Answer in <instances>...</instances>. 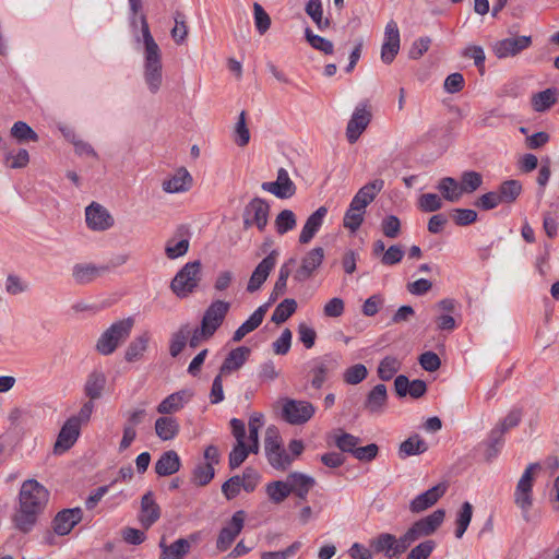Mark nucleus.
Returning <instances> with one entry per match:
<instances>
[{
	"mask_svg": "<svg viewBox=\"0 0 559 559\" xmlns=\"http://www.w3.org/2000/svg\"><path fill=\"white\" fill-rule=\"evenodd\" d=\"M485 445L484 456L487 462H491L498 456L503 445V436L500 430H491Z\"/></svg>",
	"mask_w": 559,
	"mask_h": 559,
	"instance_id": "nucleus-43",
	"label": "nucleus"
},
{
	"mask_svg": "<svg viewBox=\"0 0 559 559\" xmlns=\"http://www.w3.org/2000/svg\"><path fill=\"white\" fill-rule=\"evenodd\" d=\"M370 547L376 554H383L389 559H397L409 548L403 535L396 538L390 533H381L372 538Z\"/></svg>",
	"mask_w": 559,
	"mask_h": 559,
	"instance_id": "nucleus-7",
	"label": "nucleus"
},
{
	"mask_svg": "<svg viewBox=\"0 0 559 559\" xmlns=\"http://www.w3.org/2000/svg\"><path fill=\"white\" fill-rule=\"evenodd\" d=\"M265 454L269 463L276 469H286L293 461L283 448Z\"/></svg>",
	"mask_w": 559,
	"mask_h": 559,
	"instance_id": "nucleus-62",
	"label": "nucleus"
},
{
	"mask_svg": "<svg viewBox=\"0 0 559 559\" xmlns=\"http://www.w3.org/2000/svg\"><path fill=\"white\" fill-rule=\"evenodd\" d=\"M193 396V392L183 389L166 396L156 407L157 413L162 415H171L181 411Z\"/></svg>",
	"mask_w": 559,
	"mask_h": 559,
	"instance_id": "nucleus-23",
	"label": "nucleus"
},
{
	"mask_svg": "<svg viewBox=\"0 0 559 559\" xmlns=\"http://www.w3.org/2000/svg\"><path fill=\"white\" fill-rule=\"evenodd\" d=\"M49 501V491L37 480H25L19 492V504L11 516L15 530L27 534L33 531Z\"/></svg>",
	"mask_w": 559,
	"mask_h": 559,
	"instance_id": "nucleus-1",
	"label": "nucleus"
},
{
	"mask_svg": "<svg viewBox=\"0 0 559 559\" xmlns=\"http://www.w3.org/2000/svg\"><path fill=\"white\" fill-rule=\"evenodd\" d=\"M368 376V370L365 365L356 364L349 368H347L344 372V381L347 384H358L362 382Z\"/></svg>",
	"mask_w": 559,
	"mask_h": 559,
	"instance_id": "nucleus-59",
	"label": "nucleus"
},
{
	"mask_svg": "<svg viewBox=\"0 0 559 559\" xmlns=\"http://www.w3.org/2000/svg\"><path fill=\"white\" fill-rule=\"evenodd\" d=\"M401 367L402 362L397 357L386 356L378 366V377L382 381H389L401 370Z\"/></svg>",
	"mask_w": 559,
	"mask_h": 559,
	"instance_id": "nucleus-41",
	"label": "nucleus"
},
{
	"mask_svg": "<svg viewBox=\"0 0 559 559\" xmlns=\"http://www.w3.org/2000/svg\"><path fill=\"white\" fill-rule=\"evenodd\" d=\"M314 406L307 401L287 399L284 402L282 414L284 419L292 425H302L314 415Z\"/></svg>",
	"mask_w": 559,
	"mask_h": 559,
	"instance_id": "nucleus-9",
	"label": "nucleus"
},
{
	"mask_svg": "<svg viewBox=\"0 0 559 559\" xmlns=\"http://www.w3.org/2000/svg\"><path fill=\"white\" fill-rule=\"evenodd\" d=\"M522 192V185L519 180H507L503 181L498 190V194L501 203H512Z\"/></svg>",
	"mask_w": 559,
	"mask_h": 559,
	"instance_id": "nucleus-42",
	"label": "nucleus"
},
{
	"mask_svg": "<svg viewBox=\"0 0 559 559\" xmlns=\"http://www.w3.org/2000/svg\"><path fill=\"white\" fill-rule=\"evenodd\" d=\"M447 485L438 484L427 491L416 496L409 503V510L413 513H420L432 507L445 493Z\"/></svg>",
	"mask_w": 559,
	"mask_h": 559,
	"instance_id": "nucleus-22",
	"label": "nucleus"
},
{
	"mask_svg": "<svg viewBox=\"0 0 559 559\" xmlns=\"http://www.w3.org/2000/svg\"><path fill=\"white\" fill-rule=\"evenodd\" d=\"M265 490L270 500L276 504L282 503L290 495L287 480L271 481Z\"/></svg>",
	"mask_w": 559,
	"mask_h": 559,
	"instance_id": "nucleus-46",
	"label": "nucleus"
},
{
	"mask_svg": "<svg viewBox=\"0 0 559 559\" xmlns=\"http://www.w3.org/2000/svg\"><path fill=\"white\" fill-rule=\"evenodd\" d=\"M160 516V508L155 502L152 491L146 492L141 500L140 521L145 528L151 527Z\"/></svg>",
	"mask_w": 559,
	"mask_h": 559,
	"instance_id": "nucleus-31",
	"label": "nucleus"
},
{
	"mask_svg": "<svg viewBox=\"0 0 559 559\" xmlns=\"http://www.w3.org/2000/svg\"><path fill=\"white\" fill-rule=\"evenodd\" d=\"M85 222L87 227L94 231H104L115 224L109 211L97 202H92L85 209Z\"/></svg>",
	"mask_w": 559,
	"mask_h": 559,
	"instance_id": "nucleus-13",
	"label": "nucleus"
},
{
	"mask_svg": "<svg viewBox=\"0 0 559 559\" xmlns=\"http://www.w3.org/2000/svg\"><path fill=\"white\" fill-rule=\"evenodd\" d=\"M249 355L250 348L245 346L230 350L219 368L221 376L238 370L247 361Z\"/></svg>",
	"mask_w": 559,
	"mask_h": 559,
	"instance_id": "nucleus-33",
	"label": "nucleus"
},
{
	"mask_svg": "<svg viewBox=\"0 0 559 559\" xmlns=\"http://www.w3.org/2000/svg\"><path fill=\"white\" fill-rule=\"evenodd\" d=\"M306 13L316 23L319 29H325L329 27L330 22L328 19H323V9L321 0H309L306 4Z\"/></svg>",
	"mask_w": 559,
	"mask_h": 559,
	"instance_id": "nucleus-50",
	"label": "nucleus"
},
{
	"mask_svg": "<svg viewBox=\"0 0 559 559\" xmlns=\"http://www.w3.org/2000/svg\"><path fill=\"white\" fill-rule=\"evenodd\" d=\"M106 384V376L100 370H93L85 382L84 392L91 400H97L102 396Z\"/></svg>",
	"mask_w": 559,
	"mask_h": 559,
	"instance_id": "nucleus-36",
	"label": "nucleus"
},
{
	"mask_svg": "<svg viewBox=\"0 0 559 559\" xmlns=\"http://www.w3.org/2000/svg\"><path fill=\"white\" fill-rule=\"evenodd\" d=\"M296 225L297 218L292 210L281 211L275 218V229L280 235H284L293 230Z\"/></svg>",
	"mask_w": 559,
	"mask_h": 559,
	"instance_id": "nucleus-49",
	"label": "nucleus"
},
{
	"mask_svg": "<svg viewBox=\"0 0 559 559\" xmlns=\"http://www.w3.org/2000/svg\"><path fill=\"white\" fill-rule=\"evenodd\" d=\"M253 14H254V24L258 29V32L263 35L266 33L271 26V17L265 12V10L262 8L261 4L254 3L253 4Z\"/></svg>",
	"mask_w": 559,
	"mask_h": 559,
	"instance_id": "nucleus-61",
	"label": "nucleus"
},
{
	"mask_svg": "<svg viewBox=\"0 0 559 559\" xmlns=\"http://www.w3.org/2000/svg\"><path fill=\"white\" fill-rule=\"evenodd\" d=\"M340 368V356L336 354H325L311 361L309 374L311 376V385L314 389H321L326 379Z\"/></svg>",
	"mask_w": 559,
	"mask_h": 559,
	"instance_id": "nucleus-6",
	"label": "nucleus"
},
{
	"mask_svg": "<svg viewBox=\"0 0 559 559\" xmlns=\"http://www.w3.org/2000/svg\"><path fill=\"white\" fill-rule=\"evenodd\" d=\"M297 309V302L295 299L287 298L280 302L273 311L271 320L276 323H283L292 317Z\"/></svg>",
	"mask_w": 559,
	"mask_h": 559,
	"instance_id": "nucleus-47",
	"label": "nucleus"
},
{
	"mask_svg": "<svg viewBox=\"0 0 559 559\" xmlns=\"http://www.w3.org/2000/svg\"><path fill=\"white\" fill-rule=\"evenodd\" d=\"M181 467L178 453L174 450L164 452L155 463V472L158 476H170Z\"/></svg>",
	"mask_w": 559,
	"mask_h": 559,
	"instance_id": "nucleus-32",
	"label": "nucleus"
},
{
	"mask_svg": "<svg viewBox=\"0 0 559 559\" xmlns=\"http://www.w3.org/2000/svg\"><path fill=\"white\" fill-rule=\"evenodd\" d=\"M384 181L376 179L361 187L352 200V203L360 209H365L376 199L377 194L383 189Z\"/></svg>",
	"mask_w": 559,
	"mask_h": 559,
	"instance_id": "nucleus-30",
	"label": "nucleus"
},
{
	"mask_svg": "<svg viewBox=\"0 0 559 559\" xmlns=\"http://www.w3.org/2000/svg\"><path fill=\"white\" fill-rule=\"evenodd\" d=\"M381 230L388 238L394 239L400 235L401 222L395 215H389L381 222Z\"/></svg>",
	"mask_w": 559,
	"mask_h": 559,
	"instance_id": "nucleus-64",
	"label": "nucleus"
},
{
	"mask_svg": "<svg viewBox=\"0 0 559 559\" xmlns=\"http://www.w3.org/2000/svg\"><path fill=\"white\" fill-rule=\"evenodd\" d=\"M428 450V445L419 435L415 433L408 437L400 444L399 456L405 459L412 455L423 454Z\"/></svg>",
	"mask_w": 559,
	"mask_h": 559,
	"instance_id": "nucleus-37",
	"label": "nucleus"
},
{
	"mask_svg": "<svg viewBox=\"0 0 559 559\" xmlns=\"http://www.w3.org/2000/svg\"><path fill=\"white\" fill-rule=\"evenodd\" d=\"M190 242L188 239L175 240L169 239L165 247V253L168 259H177L185 255L189 250Z\"/></svg>",
	"mask_w": 559,
	"mask_h": 559,
	"instance_id": "nucleus-57",
	"label": "nucleus"
},
{
	"mask_svg": "<svg viewBox=\"0 0 559 559\" xmlns=\"http://www.w3.org/2000/svg\"><path fill=\"white\" fill-rule=\"evenodd\" d=\"M306 39L310 46L317 50L322 51L325 55H332L334 51V45L331 40L312 33L308 27L305 31Z\"/></svg>",
	"mask_w": 559,
	"mask_h": 559,
	"instance_id": "nucleus-55",
	"label": "nucleus"
},
{
	"mask_svg": "<svg viewBox=\"0 0 559 559\" xmlns=\"http://www.w3.org/2000/svg\"><path fill=\"white\" fill-rule=\"evenodd\" d=\"M81 427L76 419H67L61 427L53 445L55 454H62L70 450L80 437Z\"/></svg>",
	"mask_w": 559,
	"mask_h": 559,
	"instance_id": "nucleus-18",
	"label": "nucleus"
},
{
	"mask_svg": "<svg viewBox=\"0 0 559 559\" xmlns=\"http://www.w3.org/2000/svg\"><path fill=\"white\" fill-rule=\"evenodd\" d=\"M400 31L394 21L386 23L384 28V40L381 47V60L390 64L400 50Z\"/></svg>",
	"mask_w": 559,
	"mask_h": 559,
	"instance_id": "nucleus-19",
	"label": "nucleus"
},
{
	"mask_svg": "<svg viewBox=\"0 0 559 559\" xmlns=\"http://www.w3.org/2000/svg\"><path fill=\"white\" fill-rule=\"evenodd\" d=\"M388 391L384 384L374 385L366 396L364 408L372 415H381L386 409Z\"/></svg>",
	"mask_w": 559,
	"mask_h": 559,
	"instance_id": "nucleus-25",
	"label": "nucleus"
},
{
	"mask_svg": "<svg viewBox=\"0 0 559 559\" xmlns=\"http://www.w3.org/2000/svg\"><path fill=\"white\" fill-rule=\"evenodd\" d=\"M109 271V266L93 263H76L72 267V277L79 285H87Z\"/></svg>",
	"mask_w": 559,
	"mask_h": 559,
	"instance_id": "nucleus-24",
	"label": "nucleus"
},
{
	"mask_svg": "<svg viewBox=\"0 0 559 559\" xmlns=\"http://www.w3.org/2000/svg\"><path fill=\"white\" fill-rule=\"evenodd\" d=\"M326 214L328 209L325 206H320L307 218L299 235V242L301 245H307L313 239L323 225Z\"/></svg>",
	"mask_w": 559,
	"mask_h": 559,
	"instance_id": "nucleus-28",
	"label": "nucleus"
},
{
	"mask_svg": "<svg viewBox=\"0 0 559 559\" xmlns=\"http://www.w3.org/2000/svg\"><path fill=\"white\" fill-rule=\"evenodd\" d=\"M198 542V534H191L189 539L179 538L170 545L164 540L159 543L162 549L160 559H182L191 548V543Z\"/></svg>",
	"mask_w": 559,
	"mask_h": 559,
	"instance_id": "nucleus-26",
	"label": "nucleus"
},
{
	"mask_svg": "<svg viewBox=\"0 0 559 559\" xmlns=\"http://www.w3.org/2000/svg\"><path fill=\"white\" fill-rule=\"evenodd\" d=\"M261 188L267 191L278 199H289L296 193V186L289 178V175L285 168L277 170V177L275 181L263 182Z\"/></svg>",
	"mask_w": 559,
	"mask_h": 559,
	"instance_id": "nucleus-17",
	"label": "nucleus"
},
{
	"mask_svg": "<svg viewBox=\"0 0 559 559\" xmlns=\"http://www.w3.org/2000/svg\"><path fill=\"white\" fill-rule=\"evenodd\" d=\"M555 103L556 94L550 88L539 92L532 97L533 108L538 112L549 109Z\"/></svg>",
	"mask_w": 559,
	"mask_h": 559,
	"instance_id": "nucleus-54",
	"label": "nucleus"
},
{
	"mask_svg": "<svg viewBox=\"0 0 559 559\" xmlns=\"http://www.w3.org/2000/svg\"><path fill=\"white\" fill-rule=\"evenodd\" d=\"M365 213V209H360L350 202L349 207L347 209L344 215V227L355 233L362 224Z\"/></svg>",
	"mask_w": 559,
	"mask_h": 559,
	"instance_id": "nucleus-44",
	"label": "nucleus"
},
{
	"mask_svg": "<svg viewBox=\"0 0 559 559\" xmlns=\"http://www.w3.org/2000/svg\"><path fill=\"white\" fill-rule=\"evenodd\" d=\"M289 492L305 500L309 491L314 487L316 479L309 475L299 472H293L286 477Z\"/></svg>",
	"mask_w": 559,
	"mask_h": 559,
	"instance_id": "nucleus-27",
	"label": "nucleus"
},
{
	"mask_svg": "<svg viewBox=\"0 0 559 559\" xmlns=\"http://www.w3.org/2000/svg\"><path fill=\"white\" fill-rule=\"evenodd\" d=\"M190 334V324H183L178 329V331L173 333L169 344V354L171 357H177L182 352Z\"/></svg>",
	"mask_w": 559,
	"mask_h": 559,
	"instance_id": "nucleus-40",
	"label": "nucleus"
},
{
	"mask_svg": "<svg viewBox=\"0 0 559 559\" xmlns=\"http://www.w3.org/2000/svg\"><path fill=\"white\" fill-rule=\"evenodd\" d=\"M154 428L157 437L163 441L174 440L180 431L179 421L171 416L157 418Z\"/></svg>",
	"mask_w": 559,
	"mask_h": 559,
	"instance_id": "nucleus-34",
	"label": "nucleus"
},
{
	"mask_svg": "<svg viewBox=\"0 0 559 559\" xmlns=\"http://www.w3.org/2000/svg\"><path fill=\"white\" fill-rule=\"evenodd\" d=\"M278 258V251L272 250L254 269L252 272L248 285L247 290L249 293H254L261 288L263 283L267 280L270 272L276 265Z\"/></svg>",
	"mask_w": 559,
	"mask_h": 559,
	"instance_id": "nucleus-15",
	"label": "nucleus"
},
{
	"mask_svg": "<svg viewBox=\"0 0 559 559\" xmlns=\"http://www.w3.org/2000/svg\"><path fill=\"white\" fill-rule=\"evenodd\" d=\"M141 33L144 45L143 78L152 94H156L163 84L162 51L151 34L145 15L140 16Z\"/></svg>",
	"mask_w": 559,
	"mask_h": 559,
	"instance_id": "nucleus-2",
	"label": "nucleus"
},
{
	"mask_svg": "<svg viewBox=\"0 0 559 559\" xmlns=\"http://www.w3.org/2000/svg\"><path fill=\"white\" fill-rule=\"evenodd\" d=\"M324 259V250L321 247L311 249L302 258L301 264L294 274V280L305 282L312 277L314 271L322 264Z\"/></svg>",
	"mask_w": 559,
	"mask_h": 559,
	"instance_id": "nucleus-20",
	"label": "nucleus"
},
{
	"mask_svg": "<svg viewBox=\"0 0 559 559\" xmlns=\"http://www.w3.org/2000/svg\"><path fill=\"white\" fill-rule=\"evenodd\" d=\"M444 516L445 511L438 509L431 514L416 521L403 535L408 546L411 547L420 538L432 535L443 523Z\"/></svg>",
	"mask_w": 559,
	"mask_h": 559,
	"instance_id": "nucleus-5",
	"label": "nucleus"
},
{
	"mask_svg": "<svg viewBox=\"0 0 559 559\" xmlns=\"http://www.w3.org/2000/svg\"><path fill=\"white\" fill-rule=\"evenodd\" d=\"M371 121V111L367 103H360L356 106L352 118L346 127V138L350 144L355 143Z\"/></svg>",
	"mask_w": 559,
	"mask_h": 559,
	"instance_id": "nucleus-12",
	"label": "nucleus"
},
{
	"mask_svg": "<svg viewBox=\"0 0 559 559\" xmlns=\"http://www.w3.org/2000/svg\"><path fill=\"white\" fill-rule=\"evenodd\" d=\"M214 475L215 471L211 464L200 463L192 472L191 481L197 486H205L214 478Z\"/></svg>",
	"mask_w": 559,
	"mask_h": 559,
	"instance_id": "nucleus-53",
	"label": "nucleus"
},
{
	"mask_svg": "<svg viewBox=\"0 0 559 559\" xmlns=\"http://www.w3.org/2000/svg\"><path fill=\"white\" fill-rule=\"evenodd\" d=\"M29 163L27 150L20 148L17 152L9 151L3 147V164L11 169L25 168Z\"/></svg>",
	"mask_w": 559,
	"mask_h": 559,
	"instance_id": "nucleus-39",
	"label": "nucleus"
},
{
	"mask_svg": "<svg viewBox=\"0 0 559 559\" xmlns=\"http://www.w3.org/2000/svg\"><path fill=\"white\" fill-rule=\"evenodd\" d=\"M335 445L342 451V452H348L354 454L357 445L360 442V439L354 435H350L348 432H345L343 430H338L333 436Z\"/></svg>",
	"mask_w": 559,
	"mask_h": 559,
	"instance_id": "nucleus-48",
	"label": "nucleus"
},
{
	"mask_svg": "<svg viewBox=\"0 0 559 559\" xmlns=\"http://www.w3.org/2000/svg\"><path fill=\"white\" fill-rule=\"evenodd\" d=\"M473 515V506L469 502H464L457 513L455 537L462 538L466 532Z\"/></svg>",
	"mask_w": 559,
	"mask_h": 559,
	"instance_id": "nucleus-51",
	"label": "nucleus"
},
{
	"mask_svg": "<svg viewBox=\"0 0 559 559\" xmlns=\"http://www.w3.org/2000/svg\"><path fill=\"white\" fill-rule=\"evenodd\" d=\"M532 44L531 36L508 37L495 43L492 49L499 59L514 57L527 49Z\"/></svg>",
	"mask_w": 559,
	"mask_h": 559,
	"instance_id": "nucleus-16",
	"label": "nucleus"
},
{
	"mask_svg": "<svg viewBox=\"0 0 559 559\" xmlns=\"http://www.w3.org/2000/svg\"><path fill=\"white\" fill-rule=\"evenodd\" d=\"M439 192L449 202H457L463 193L461 191L459 181H456L452 177H444L442 178L438 186H437Z\"/></svg>",
	"mask_w": 559,
	"mask_h": 559,
	"instance_id": "nucleus-38",
	"label": "nucleus"
},
{
	"mask_svg": "<svg viewBox=\"0 0 559 559\" xmlns=\"http://www.w3.org/2000/svg\"><path fill=\"white\" fill-rule=\"evenodd\" d=\"M451 216L457 226H467L477 219V213L469 209H454Z\"/></svg>",
	"mask_w": 559,
	"mask_h": 559,
	"instance_id": "nucleus-63",
	"label": "nucleus"
},
{
	"mask_svg": "<svg viewBox=\"0 0 559 559\" xmlns=\"http://www.w3.org/2000/svg\"><path fill=\"white\" fill-rule=\"evenodd\" d=\"M437 544L432 539H426L415 546L407 555L406 559H428L435 550Z\"/></svg>",
	"mask_w": 559,
	"mask_h": 559,
	"instance_id": "nucleus-60",
	"label": "nucleus"
},
{
	"mask_svg": "<svg viewBox=\"0 0 559 559\" xmlns=\"http://www.w3.org/2000/svg\"><path fill=\"white\" fill-rule=\"evenodd\" d=\"M245 519V511H236L227 525L221 530L216 540V548L219 551H225L233 545L236 537L241 533L243 528Z\"/></svg>",
	"mask_w": 559,
	"mask_h": 559,
	"instance_id": "nucleus-11",
	"label": "nucleus"
},
{
	"mask_svg": "<svg viewBox=\"0 0 559 559\" xmlns=\"http://www.w3.org/2000/svg\"><path fill=\"white\" fill-rule=\"evenodd\" d=\"M462 193H473L483 185V176L477 171H464L459 182Z\"/></svg>",
	"mask_w": 559,
	"mask_h": 559,
	"instance_id": "nucleus-52",
	"label": "nucleus"
},
{
	"mask_svg": "<svg viewBox=\"0 0 559 559\" xmlns=\"http://www.w3.org/2000/svg\"><path fill=\"white\" fill-rule=\"evenodd\" d=\"M230 308L229 302L224 300H215L213 301L207 309L205 310L201 326H203L202 332H206L209 334L214 335L216 330L222 325L228 310Z\"/></svg>",
	"mask_w": 559,
	"mask_h": 559,
	"instance_id": "nucleus-14",
	"label": "nucleus"
},
{
	"mask_svg": "<svg viewBox=\"0 0 559 559\" xmlns=\"http://www.w3.org/2000/svg\"><path fill=\"white\" fill-rule=\"evenodd\" d=\"M134 320L132 318L114 322L106 329L96 342V350L103 356H109L130 336Z\"/></svg>",
	"mask_w": 559,
	"mask_h": 559,
	"instance_id": "nucleus-3",
	"label": "nucleus"
},
{
	"mask_svg": "<svg viewBox=\"0 0 559 559\" xmlns=\"http://www.w3.org/2000/svg\"><path fill=\"white\" fill-rule=\"evenodd\" d=\"M538 468L539 464H530L516 485L514 502L524 513H526L532 507L533 473Z\"/></svg>",
	"mask_w": 559,
	"mask_h": 559,
	"instance_id": "nucleus-10",
	"label": "nucleus"
},
{
	"mask_svg": "<svg viewBox=\"0 0 559 559\" xmlns=\"http://www.w3.org/2000/svg\"><path fill=\"white\" fill-rule=\"evenodd\" d=\"M82 519L83 511L81 508L63 509L53 519V531L60 536L68 535Z\"/></svg>",
	"mask_w": 559,
	"mask_h": 559,
	"instance_id": "nucleus-21",
	"label": "nucleus"
},
{
	"mask_svg": "<svg viewBox=\"0 0 559 559\" xmlns=\"http://www.w3.org/2000/svg\"><path fill=\"white\" fill-rule=\"evenodd\" d=\"M11 135L19 142L38 141L37 133L24 121H17L12 126Z\"/></svg>",
	"mask_w": 559,
	"mask_h": 559,
	"instance_id": "nucleus-56",
	"label": "nucleus"
},
{
	"mask_svg": "<svg viewBox=\"0 0 559 559\" xmlns=\"http://www.w3.org/2000/svg\"><path fill=\"white\" fill-rule=\"evenodd\" d=\"M150 341L151 336L148 332H144L134 337L124 352V359L128 362H135L142 359L144 353L147 350Z\"/></svg>",
	"mask_w": 559,
	"mask_h": 559,
	"instance_id": "nucleus-35",
	"label": "nucleus"
},
{
	"mask_svg": "<svg viewBox=\"0 0 559 559\" xmlns=\"http://www.w3.org/2000/svg\"><path fill=\"white\" fill-rule=\"evenodd\" d=\"M249 453H252L250 444L247 447L245 442H237L229 453V467L231 469L239 467L246 461Z\"/></svg>",
	"mask_w": 559,
	"mask_h": 559,
	"instance_id": "nucleus-58",
	"label": "nucleus"
},
{
	"mask_svg": "<svg viewBox=\"0 0 559 559\" xmlns=\"http://www.w3.org/2000/svg\"><path fill=\"white\" fill-rule=\"evenodd\" d=\"M263 426V415L260 413H254L250 416L248 428H249V436L248 440L250 443V450L252 453H258L259 451V430Z\"/></svg>",
	"mask_w": 559,
	"mask_h": 559,
	"instance_id": "nucleus-45",
	"label": "nucleus"
},
{
	"mask_svg": "<svg viewBox=\"0 0 559 559\" xmlns=\"http://www.w3.org/2000/svg\"><path fill=\"white\" fill-rule=\"evenodd\" d=\"M201 263L199 261L188 262L175 275L170 288L176 296L185 298L198 287L200 282Z\"/></svg>",
	"mask_w": 559,
	"mask_h": 559,
	"instance_id": "nucleus-4",
	"label": "nucleus"
},
{
	"mask_svg": "<svg viewBox=\"0 0 559 559\" xmlns=\"http://www.w3.org/2000/svg\"><path fill=\"white\" fill-rule=\"evenodd\" d=\"M269 204L260 198L252 199L245 207L243 211V226L250 228L255 226L260 231H263L269 221Z\"/></svg>",
	"mask_w": 559,
	"mask_h": 559,
	"instance_id": "nucleus-8",
	"label": "nucleus"
},
{
	"mask_svg": "<svg viewBox=\"0 0 559 559\" xmlns=\"http://www.w3.org/2000/svg\"><path fill=\"white\" fill-rule=\"evenodd\" d=\"M193 179L186 168H179L169 178L163 181V190L167 193H181L188 191Z\"/></svg>",
	"mask_w": 559,
	"mask_h": 559,
	"instance_id": "nucleus-29",
	"label": "nucleus"
}]
</instances>
